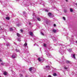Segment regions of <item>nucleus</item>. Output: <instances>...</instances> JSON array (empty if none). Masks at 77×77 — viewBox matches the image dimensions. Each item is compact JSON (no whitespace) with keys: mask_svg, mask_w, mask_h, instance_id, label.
I'll use <instances>...</instances> for the list:
<instances>
[{"mask_svg":"<svg viewBox=\"0 0 77 77\" xmlns=\"http://www.w3.org/2000/svg\"><path fill=\"white\" fill-rule=\"evenodd\" d=\"M25 13H26V12H23V14H25Z\"/></svg>","mask_w":77,"mask_h":77,"instance_id":"nucleus-36","label":"nucleus"},{"mask_svg":"<svg viewBox=\"0 0 77 77\" xmlns=\"http://www.w3.org/2000/svg\"><path fill=\"white\" fill-rule=\"evenodd\" d=\"M43 46L45 47H47V45H46L45 44H44Z\"/></svg>","mask_w":77,"mask_h":77,"instance_id":"nucleus-17","label":"nucleus"},{"mask_svg":"<svg viewBox=\"0 0 77 77\" xmlns=\"http://www.w3.org/2000/svg\"><path fill=\"white\" fill-rule=\"evenodd\" d=\"M66 63H70V61H69L67 60L66 61Z\"/></svg>","mask_w":77,"mask_h":77,"instance_id":"nucleus-14","label":"nucleus"},{"mask_svg":"<svg viewBox=\"0 0 77 77\" xmlns=\"http://www.w3.org/2000/svg\"><path fill=\"white\" fill-rule=\"evenodd\" d=\"M54 41H55L54 40Z\"/></svg>","mask_w":77,"mask_h":77,"instance_id":"nucleus-46","label":"nucleus"},{"mask_svg":"<svg viewBox=\"0 0 77 77\" xmlns=\"http://www.w3.org/2000/svg\"><path fill=\"white\" fill-rule=\"evenodd\" d=\"M48 77H51V75H49Z\"/></svg>","mask_w":77,"mask_h":77,"instance_id":"nucleus-32","label":"nucleus"},{"mask_svg":"<svg viewBox=\"0 0 77 77\" xmlns=\"http://www.w3.org/2000/svg\"><path fill=\"white\" fill-rule=\"evenodd\" d=\"M16 51H17V52H18L19 51H20V50L19 49V50L16 49Z\"/></svg>","mask_w":77,"mask_h":77,"instance_id":"nucleus-25","label":"nucleus"},{"mask_svg":"<svg viewBox=\"0 0 77 77\" xmlns=\"http://www.w3.org/2000/svg\"><path fill=\"white\" fill-rule=\"evenodd\" d=\"M4 74L5 75H6L7 74V72H4Z\"/></svg>","mask_w":77,"mask_h":77,"instance_id":"nucleus-13","label":"nucleus"},{"mask_svg":"<svg viewBox=\"0 0 77 77\" xmlns=\"http://www.w3.org/2000/svg\"><path fill=\"white\" fill-rule=\"evenodd\" d=\"M4 64H5V63H1V64L2 65H4Z\"/></svg>","mask_w":77,"mask_h":77,"instance_id":"nucleus-24","label":"nucleus"},{"mask_svg":"<svg viewBox=\"0 0 77 77\" xmlns=\"http://www.w3.org/2000/svg\"><path fill=\"white\" fill-rule=\"evenodd\" d=\"M50 68V66H46V67H44V69H45L48 70Z\"/></svg>","mask_w":77,"mask_h":77,"instance_id":"nucleus-2","label":"nucleus"},{"mask_svg":"<svg viewBox=\"0 0 77 77\" xmlns=\"http://www.w3.org/2000/svg\"><path fill=\"white\" fill-rule=\"evenodd\" d=\"M1 27L0 26V28Z\"/></svg>","mask_w":77,"mask_h":77,"instance_id":"nucleus-47","label":"nucleus"},{"mask_svg":"<svg viewBox=\"0 0 77 77\" xmlns=\"http://www.w3.org/2000/svg\"><path fill=\"white\" fill-rule=\"evenodd\" d=\"M44 32H45V31H44V30H41V34L42 35H43V36H44Z\"/></svg>","mask_w":77,"mask_h":77,"instance_id":"nucleus-4","label":"nucleus"},{"mask_svg":"<svg viewBox=\"0 0 77 77\" xmlns=\"http://www.w3.org/2000/svg\"><path fill=\"white\" fill-rule=\"evenodd\" d=\"M33 4V3H30V4H29V5H33L32 4Z\"/></svg>","mask_w":77,"mask_h":77,"instance_id":"nucleus-28","label":"nucleus"},{"mask_svg":"<svg viewBox=\"0 0 77 77\" xmlns=\"http://www.w3.org/2000/svg\"><path fill=\"white\" fill-rule=\"evenodd\" d=\"M73 56L74 59H75V54H74L73 55Z\"/></svg>","mask_w":77,"mask_h":77,"instance_id":"nucleus-20","label":"nucleus"},{"mask_svg":"<svg viewBox=\"0 0 77 77\" xmlns=\"http://www.w3.org/2000/svg\"><path fill=\"white\" fill-rule=\"evenodd\" d=\"M34 69V68L33 67H31L29 68V70L30 71H32V70H33Z\"/></svg>","mask_w":77,"mask_h":77,"instance_id":"nucleus-7","label":"nucleus"},{"mask_svg":"<svg viewBox=\"0 0 77 77\" xmlns=\"http://www.w3.org/2000/svg\"><path fill=\"white\" fill-rule=\"evenodd\" d=\"M12 58H15L16 57V54H13L12 56Z\"/></svg>","mask_w":77,"mask_h":77,"instance_id":"nucleus-5","label":"nucleus"},{"mask_svg":"<svg viewBox=\"0 0 77 77\" xmlns=\"http://www.w3.org/2000/svg\"><path fill=\"white\" fill-rule=\"evenodd\" d=\"M48 15L49 17H50V18H52V17H53V16L51 15V13H49L48 14Z\"/></svg>","mask_w":77,"mask_h":77,"instance_id":"nucleus-3","label":"nucleus"},{"mask_svg":"<svg viewBox=\"0 0 77 77\" xmlns=\"http://www.w3.org/2000/svg\"><path fill=\"white\" fill-rule=\"evenodd\" d=\"M20 31L21 32H23V31L22 30V29H20Z\"/></svg>","mask_w":77,"mask_h":77,"instance_id":"nucleus-31","label":"nucleus"},{"mask_svg":"<svg viewBox=\"0 0 77 77\" xmlns=\"http://www.w3.org/2000/svg\"><path fill=\"white\" fill-rule=\"evenodd\" d=\"M56 75H57V74H56V73H54L53 74L54 76H56Z\"/></svg>","mask_w":77,"mask_h":77,"instance_id":"nucleus-22","label":"nucleus"},{"mask_svg":"<svg viewBox=\"0 0 77 77\" xmlns=\"http://www.w3.org/2000/svg\"><path fill=\"white\" fill-rule=\"evenodd\" d=\"M37 19L38 21H41V19H40L39 18H38Z\"/></svg>","mask_w":77,"mask_h":77,"instance_id":"nucleus-23","label":"nucleus"},{"mask_svg":"<svg viewBox=\"0 0 77 77\" xmlns=\"http://www.w3.org/2000/svg\"><path fill=\"white\" fill-rule=\"evenodd\" d=\"M27 43L26 42H25V43L24 44L23 46H27Z\"/></svg>","mask_w":77,"mask_h":77,"instance_id":"nucleus-11","label":"nucleus"},{"mask_svg":"<svg viewBox=\"0 0 77 77\" xmlns=\"http://www.w3.org/2000/svg\"><path fill=\"white\" fill-rule=\"evenodd\" d=\"M16 1H19V0H16Z\"/></svg>","mask_w":77,"mask_h":77,"instance_id":"nucleus-40","label":"nucleus"},{"mask_svg":"<svg viewBox=\"0 0 77 77\" xmlns=\"http://www.w3.org/2000/svg\"><path fill=\"white\" fill-rule=\"evenodd\" d=\"M42 4H43V3H42Z\"/></svg>","mask_w":77,"mask_h":77,"instance_id":"nucleus-44","label":"nucleus"},{"mask_svg":"<svg viewBox=\"0 0 77 77\" xmlns=\"http://www.w3.org/2000/svg\"><path fill=\"white\" fill-rule=\"evenodd\" d=\"M2 60L1 59H0V62H2Z\"/></svg>","mask_w":77,"mask_h":77,"instance_id":"nucleus-37","label":"nucleus"},{"mask_svg":"<svg viewBox=\"0 0 77 77\" xmlns=\"http://www.w3.org/2000/svg\"><path fill=\"white\" fill-rule=\"evenodd\" d=\"M29 24H30V25L31 24V23H30V22L29 23Z\"/></svg>","mask_w":77,"mask_h":77,"instance_id":"nucleus-38","label":"nucleus"},{"mask_svg":"<svg viewBox=\"0 0 77 77\" xmlns=\"http://www.w3.org/2000/svg\"><path fill=\"white\" fill-rule=\"evenodd\" d=\"M17 36H18V37H20V36H21V35H20V34L18 33H17Z\"/></svg>","mask_w":77,"mask_h":77,"instance_id":"nucleus-8","label":"nucleus"},{"mask_svg":"<svg viewBox=\"0 0 77 77\" xmlns=\"http://www.w3.org/2000/svg\"><path fill=\"white\" fill-rule=\"evenodd\" d=\"M34 45L35 46V44Z\"/></svg>","mask_w":77,"mask_h":77,"instance_id":"nucleus-42","label":"nucleus"},{"mask_svg":"<svg viewBox=\"0 0 77 77\" xmlns=\"http://www.w3.org/2000/svg\"><path fill=\"white\" fill-rule=\"evenodd\" d=\"M46 55H47V57H51V54H46Z\"/></svg>","mask_w":77,"mask_h":77,"instance_id":"nucleus-6","label":"nucleus"},{"mask_svg":"<svg viewBox=\"0 0 77 77\" xmlns=\"http://www.w3.org/2000/svg\"><path fill=\"white\" fill-rule=\"evenodd\" d=\"M66 2H68V0H65Z\"/></svg>","mask_w":77,"mask_h":77,"instance_id":"nucleus-34","label":"nucleus"},{"mask_svg":"<svg viewBox=\"0 0 77 77\" xmlns=\"http://www.w3.org/2000/svg\"><path fill=\"white\" fill-rule=\"evenodd\" d=\"M60 53H61V54H63V53H64V52H63V51L61 49L60 50Z\"/></svg>","mask_w":77,"mask_h":77,"instance_id":"nucleus-1","label":"nucleus"},{"mask_svg":"<svg viewBox=\"0 0 77 77\" xmlns=\"http://www.w3.org/2000/svg\"><path fill=\"white\" fill-rule=\"evenodd\" d=\"M9 45H10V44H9V43L8 44H6L7 46H9Z\"/></svg>","mask_w":77,"mask_h":77,"instance_id":"nucleus-27","label":"nucleus"},{"mask_svg":"<svg viewBox=\"0 0 77 77\" xmlns=\"http://www.w3.org/2000/svg\"><path fill=\"white\" fill-rule=\"evenodd\" d=\"M63 20H65L66 19H65V17H63Z\"/></svg>","mask_w":77,"mask_h":77,"instance_id":"nucleus-30","label":"nucleus"},{"mask_svg":"<svg viewBox=\"0 0 77 77\" xmlns=\"http://www.w3.org/2000/svg\"><path fill=\"white\" fill-rule=\"evenodd\" d=\"M6 18V20H9L10 19L9 17H7Z\"/></svg>","mask_w":77,"mask_h":77,"instance_id":"nucleus-19","label":"nucleus"},{"mask_svg":"<svg viewBox=\"0 0 77 77\" xmlns=\"http://www.w3.org/2000/svg\"><path fill=\"white\" fill-rule=\"evenodd\" d=\"M64 69H68V68H67V67H64Z\"/></svg>","mask_w":77,"mask_h":77,"instance_id":"nucleus-26","label":"nucleus"},{"mask_svg":"<svg viewBox=\"0 0 77 77\" xmlns=\"http://www.w3.org/2000/svg\"><path fill=\"white\" fill-rule=\"evenodd\" d=\"M9 30H10V31H12V30H13V29L11 28H10L9 29Z\"/></svg>","mask_w":77,"mask_h":77,"instance_id":"nucleus-15","label":"nucleus"},{"mask_svg":"<svg viewBox=\"0 0 77 77\" xmlns=\"http://www.w3.org/2000/svg\"><path fill=\"white\" fill-rule=\"evenodd\" d=\"M76 43H77V41H76Z\"/></svg>","mask_w":77,"mask_h":77,"instance_id":"nucleus-43","label":"nucleus"},{"mask_svg":"<svg viewBox=\"0 0 77 77\" xmlns=\"http://www.w3.org/2000/svg\"><path fill=\"white\" fill-rule=\"evenodd\" d=\"M70 11L71 12H73V10H72V8L70 9Z\"/></svg>","mask_w":77,"mask_h":77,"instance_id":"nucleus-16","label":"nucleus"},{"mask_svg":"<svg viewBox=\"0 0 77 77\" xmlns=\"http://www.w3.org/2000/svg\"><path fill=\"white\" fill-rule=\"evenodd\" d=\"M43 6H44V5H43Z\"/></svg>","mask_w":77,"mask_h":77,"instance_id":"nucleus-45","label":"nucleus"},{"mask_svg":"<svg viewBox=\"0 0 77 77\" xmlns=\"http://www.w3.org/2000/svg\"><path fill=\"white\" fill-rule=\"evenodd\" d=\"M29 33H30V35L31 36H33V32H30Z\"/></svg>","mask_w":77,"mask_h":77,"instance_id":"nucleus-9","label":"nucleus"},{"mask_svg":"<svg viewBox=\"0 0 77 77\" xmlns=\"http://www.w3.org/2000/svg\"><path fill=\"white\" fill-rule=\"evenodd\" d=\"M64 12H65V13H66V11L65 10V11H64Z\"/></svg>","mask_w":77,"mask_h":77,"instance_id":"nucleus-35","label":"nucleus"},{"mask_svg":"<svg viewBox=\"0 0 77 77\" xmlns=\"http://www.w3.org/2000/svg\"><path fill=\"white\" fill-rule=\"evenodd\" d=\"M18 41H19V42H20V41H21V39H20V38H18Z\"/></svg>","mask_w":77,"mask_h":77,"instance_id":"nucleus-21","label":"nucleus"},{"mask_svg":"<svg viewBox=\"0 0 77 77\" xmlns=\"http://www.w3.org/2000/svg\"><path fill=\"white\" fill-rule=\"evenodd\" d=\"M54 27H56V24H54Z\"/></svg>","mask_w":77,"mask_h":77,"instance_id":"nucleus-33","label":"nucleus"},{"mask_svg":"<svg viewBox=\"0 0 77 77\" xmlns=\"http://www.w3.org/2000/svg\"><path fill=\"white\" fill-rule=\"evenodd\" d=\"M18 26H20V25H19V24H18Z\"/></svg>","mask_w":77,"mask_h":77,"instance_id":"nucleus-41","label":"nucleus"},{"mask_svg":"<svg viewBox=\"0 0 77 77\" xmlns=\"http://www.w3.org/2000/svg\"><path fill=\"white\" fill-rule=\"evenodd\" d=\"M45 11L46 12H48V10H45Z\"/></svg>","mask_w":77,"mask_h":77,"instance_id":"nucleus-29","label":"nucleus"},{"mask_svg":"<svg viewBox=\"0 0 77 77\" xmlns=\"http://www.w3.org/2000/svg\"><path fill=\"white\" fill-rule=\"evenodd\" d=\"M41 57H39L38 58V61H39V62H41Z\"/></svg>","mask_w":77,"mask_h":77,"instance_id":"nucleus-10","label":"nucleus"},{"mask_svg":"<svg viewBox=\"0 0 77 77\" xmlns=\"http://www.w3.org/2000/svg\"><path fill=\"white\" fill-rule=\"evenodd\" d=\"M52 31L53 32H54V33H56V30L55 29H53L52 30Z\"/></svg>","mask_w":77,"mask_h":77,"instance_id":"nucleus-12","label":"nucleus"},{"mask_svg":"<svg viewBox=\"0 0 77 77\" xmlns=\"http://www.w3.org/2000/svg\"><path fill=\"white\" fill-rule=\"evenodd\" d=\"M20 76H22V75L21 74H20Z\"/></svg>","mask_w":77,"mask_h":77,"instance_id":"nucleus-39","label":"nucleus"},{"mask_svg":"<svg viewBox=\"0 0 77 77\" xmlns=\"http://www.w3.org/2000/svg\"><path fill=\"white\" fill-rule=\"evenodd\" d=\"M69 52H71V51H72V50L71 49H69Z\"/></svg>","mask_w":77,"mask_h":77,"instance_id":"nucleus-18","label":"nucleus"}]
</instances>
